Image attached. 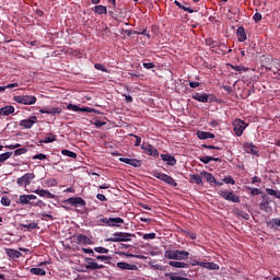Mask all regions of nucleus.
I'll return each mask as SVG.
<instances>
[{
	"label": "nucleus",
	"instance_id": "1",
	"mask_svg": "<svg viewBox=\"0 0 280 280\" xmlns=\"http://www.w3.org/2000/svg\"><path fill=\"white\" fill-rule=\"evenodd\" d=\"M164 257L166 259H175L178 261H183L185 259H189V252L178 250V249H167L164 253Z\"/></svg>",
	"mask_w": 280,
	"mask_h": 280
},
{
	"label": "nucleus",
	"instance_id": "2",
	"mask_svg": "<svg viewBox=\"0 0 280 280\" xmlns=\"http://www.w3.org/2000/svg\"><path fill=\"white\" fill-rule=\"evenodd\" d=\"M151 175L154 178H158L159 180H162L163 183H166V185H170L171 187H178V183H176L175 179H173L172 176L161 173L159 171H152Z\"/></svg>",
	"mask_w": 280,
	"mask_h": 280
},
{
	"label": "nucleus",
	"instance_id": "3",
	"mask_svg": "<svg viewBox=\"0 0 280 280\" xmlns=\"http://www.w3.org/2000/svg\"><path fill=\"white\" fill-rule=\"evenodd\" d=\"M130 237H136V235L127 232H116L113 237L106 238L105 242H130Z\"/></svg>",
	"mask_w": 280,
	"mask_h": 280
},
{
	"label": "nucleus",
	"instance_id": "4",
	"mask_svg": "<svg viewBox=\"0 0 280 280\" xmlns=\"http://www.w3.org/2000/svg\"><path fill=\"white\" fill-rule=\"evenodd\" d=\"M13 102L23 104L24 106H32L37 102V98L34 95H18L13 97Z\"/></svg>",
	"mask_w": 280,
	"mask_h": 280
},
{
	"label": "nucleus",
	"instance_id": "5",
	"mask_svg": "<svg viewBox=\"0 0 280 280\" xmlns=\"http://www.w3.org/2000/svg\"><path fill=\"white\" fill-rule=\"evenodd\" d=\"M36 178L34 173H26L22 177L18 178L16 183L20 187H27V185H32V180Z\"/></svg>",
	"mask_w": 280,
	"mask_h": 280
},
{
	"label": "nucleus",
	"instance_id": "6",
	"mask_svg": "<svg viewBox=\"0 0 280 280\" xmlns=\"http://www.w3.org/2000/svg\"><path fill=\"white\" fill-rule=\"evenodd\" d=\"M233 130H234V135H236V137H242V135H244V130H246V122H244V120L242 119H236L233 121Z\"/></svg>",
	"mask_w": 280,
	"mask_h": 280
},
{
	"label": "nucleus",
	"instance_id": "7",
	"mask_svg": "<svg viewBox=\"0 0 280 280\" xmlns=\"http://www.w3.org/2000/svg\"><path fill=\"white\" fill-rule=\"evenodd\" d=\"M100 222H102L103 224H106V226H116L119 228V224H124V219L121 218H103L100 219Z\"/></svg>",
	"mask_w": 280,
	"mask_h": 280
},
{
	"label": "nucleus",
	"instance_id": "8",
	"mask_svg": "<svg viewBox=\"0 0 280 280\" xmlns=\"http://www.w3.org/2000/svg\"><path fill=\"white\" fill-rule=\"evenodd\" d=\"M192 100H196L197 102H201L202 104H207L208 102L213 103L215 102V97L214 96H209V94L207 93H195L192 94Z\"/></svg>",
	"mask_w": 280,
	"mask_h": 280
},
{
	"label": "nucleus",
	"instance_id": "9",
	"mask_svg": "<svg viewBox=\"0 0 280 280\" xmlns=\"http://www.w3.org/2000/svg\"><path fill=\"white\" fill-rule=\"evenodd\" d=\"M219 196H221V198L224 200H229V202H240V197L233 194V191L220 190Z\"/></svg>",
	"mask_w": 280,
	"mask_h": 280
},
{
	"label": "nucleus",
	"instance_id": "10",
	"mask_svg": "<svg viewBox=\"0 0 280 280\" xmlns=\"http://www.w3.org/2000/svg\"><path fill=\"white\" fill-rule=\"evenodd\" d=\"M141 149L143 150L144 153H147L149 156H159V150H156V148H154V145L148 143V142H143L141 144Z\"/></svg>",
	"mask_w": 280,
	"mask_h": 280
},
{
	"label": "nucleus",
	"instance_id": "11",
	"mask_svg": "<svg viewBox=\"0 0 280 280\" xmlns=\"http://www.w3.org/2000/svg\"><path fill=\"white\" fill-rule=\"evenodd\" d=\"M84 261L86 264L85 265L86 270H103V268H106V266H104V265L94 262L95 259H93V258H85Z\"/></svg>",
	"mask_w": 280,
	"mask_h": 280
},
{
	"label": "nucleus",
	"instance_id": "12",
	"mask_svg": "<svg viewBox=\"0 0 280 280\" xmlns=\"http://www.w3.org/2000/svg\"><path fill=\"white\" fill-rule=\"evenodd\" d=\"M243 148L247 154H253V156L259 155V149L253 142H245Z\"/></svg>",
	"mask_w": 280,
	"mask_h": 280
},
{
	"label": "nucleus",
	"instance_id": "13",
	"mask_svg": "<svg viewBox=\"0 0 280 280\" xmlns=\"http://www.w3.org/2000/svg\"><path fill=\"white\" fill-rule=\"evenodd\" d=\"M67 109L73 110V113H95V109H93L91 107H80L74 104H68Z\"/></svg>",
	"mask_w": 280,
	"mask_h": 280
},
{
	"label": "nucleus",
	"instance_id": "14",
	"mask_svg": "<svg viewBox=\"0 0 280 280\" xmlns=\"http://www.w3.org/2000/svg\"><path fill=\"white\" fill-rule=\"evenodd\" d=\"M66 202H68V205H72V207H85L86 206V201H84V199H82V197H70L66 200Z\"/></svg>",
	"mask_w": 280,
	"mask_h": 280
},
{
	"label": "nucleus",
	"instance_id": "15",
	"mask_svg": "<svg viewBox=\"0 0 280 280\" xmlns=\"http://www.w3.org/2000/svg\"><path fill=\"white\" fill-rule=\"evenodd\" d=\"M120 163H126L127 165H131V167H141L142 162L138 159H128V158H119Z\"/></svg>",
	"mask_w": 280,
	"mask_h": 280
},
{
	"label": "nucleus",
	"instance_id": "16",
	"mask_svg": "<svg viewBox=\"0 0 280 280\" xmlns=\"http://www.w3.org/2000/svg\"><path fill=\"white\" fill-rule=\"evenodd\" d=\"M42 115H60L62 113V108L60 107H46L39 109Z\"/></svg>",
	"mask_w": 280,
	"mask_h": 280
},
{
	"label": "nucleus",
	"instance_id": "17",
	"mask_svg": "<svg viewBox=\"0 0 280 280\" xmlns=\"http://www.w3.org/2000/svg\"><path fill=\"white\" fill-rule=\"evenodd\" d=\"M36 198L37 197L35 195H21L20 205H32L34 203L32 200H36Z\"/></svg>",
	"mask_w": 280,
	"mask_h": 280
},
{
	"label": "nucleus",
	"instance_id": "18",
	"mask_svg": "<svg viewBox=\"0 0 280 280\" xmlns=\"http://www.w3.org/2000/svg\"><path fill=\"white\" fill-rule=\"evenodd\" d=\"M33 192L36 194L37 196H39L40 198H49L50 200L56 198V195H54L49 190H45V189H36Z\"/></svg>",
	"mask_w": 280,
	"mask_h": 280
},
{
	"label": "nucleus",
	"instance_id": "19",
	"mask_svg": "<svg viewBox=\"0 0 280 280\" xmlns=\"http://www.w3.org/2000/svg\"><path fill=\"white\" fill-rule=\"evenodd\" d=\"M36 124V116H32L31 118L23 119L20 121V126L23 128L30 129L32 126Z\"/></svg>",
	"mask_w": 280,
	"mask_h": 280
},
{
	"label": "nucleus",
	"instance_id": "20",
	"mask_svg": "<svg viewBox=\"0 0 280 280\" xmlns=\"http://www.w3.org/2000/svg\"><path fill=\"white\" fill-rule=\"evenodd\" d=\"M161 159L162 161L167 163V165H171V166H174L177 163L176 158L170 153L161 154Z\"/></svg>",
	"mask_w": 280,
	"mask_h": 280
},
{
	"label": "nucleus",
	"instance_id": "21",
	"mask_svg": "<svg viewBox=\"0 0 280 280\" xmlns=\"http://www.w3.org/2000/svg\"><path fill=\"white\" fill-rule=\"evenodd\" d=\"M77 242H78V244H83V246H89V245L93 244V241L91 240V237H89L84 234L77 235Z\"/></svg>",
	"mask_w": 280,
	"mask_h": 280
},
{
	"label": "nucleus",
	"instance_id": "22",
	"mask_svg": "<svg viewBox=\"0 0 280 280\" xmlns=\"http://www.w3.org/2000/svg\"><path fill=\"white\" fill-rule=\"evenodd\" d=\"M116 266L119 268V270H139L137 265H130L128 262H117Z\"/></svg>",
	"mask_w": 280,
	"mask_h": 280
},
{
	"label": "nucleus",
	"instance_id": "23",
	"mask_svg": "<svg viewBox=\"0 0 280 280\" xmlns=\"http://www.w3.org/2000/svg\"><path fill=\"white\" fill-rule=\"evenodd\" d=\"M5 254L11 259H19V258L23 257V254L21 252L16 250V249H12V248H7Z\"/></svg>",
	"mask_w": 280,
	"mask_h": 280
},
{
	"label": "nucleus",
	"instance_id": "24",
	"mask_svg": "<svg viewBox=\"0 0 280 280\" xmlns=\"http://www.w3.org/2000/svg\"><path fill=\"white\" fill-rule=\"evenodd\" d=\"M236 36H237L238 43H244L246 40L247 36H246V30L244 28V26H240L236 30Z\"/></svg>",
	"mask_w": 280,
	"mask_h": 280
},
{
	"label": "nucleus",
	"instance_id": "25",
	"mask_svg": "<svg viewBox=\"0 0 280 280\" xmlns=\"http://www.w3.org/2000/svg\"><path fill=\"white\" fill-rule=\"evenodd\" d=\"M13 113H14V106H12V105H7V106L0 108V115H2L3 117L13 115Z\"/></svg>",
	"mask_w": 280,
	"mask_h": 280
},
{
	"label": "nucleus",
	"instance_id": "26",
	"mask_svg": "<svg viewBox=\"0 0 280 280\" xmlns=\"http://www.w3.org/2000/svg\"><path fill=\"white\" fill-rule=\"evenodd\" d=\"M198 266L206 268L207 270H218V268H220L215 262L199 261Z\"/></svg>",
	"mask_w": 280,
	"mask_h": 280
},
{
	"label": "nucleus",
	"instance_id": "27",
	"mask_svg": "<svg viewBox=\"0 0 280 280\" xmlns=\"http://www.w3.org/2000/svg\"><path fill=\"white\" fill-rule=\"evenodd\" d=\"M260 209L261 211H266V213H270L272 211V208L270 207V201L268 199H262L260 202Z\"/></svg>",
	"mask_w": 280,
	"mask_h": 280
},
{
	"label": "nucleus",
	"instance_id": "28",
	"mask_svg": "<svg viewBox=\"0 0 280 280\" xmlns=\"http://www.w3.org/2000/svg\"><path fill=\"white\" fill-rule=\"evenodd\" d=\"M30 272L31 275H36V277H45V275H47V271H45V269H40L38 267L31 268Z\"/></svg>",
	"mask_w": 280,
	"mask_h": 280
},
{
	"label": "nucleus",
	"instance_id": "29",
	"mask_svg": "<svg viewBox=\"0 0 280 280\" xmlns=\"http://www.w3.org/2000/svg\"><path fill=\"white\" fill-rule=\"evenodd\" d=\"M203 174V178L207 180V183H209L210 185H212V183H218V180L215 179V177L213 176V174L209 173V172H203L201 173Z\"/></svg>",
	"mask_w": 280,
	"mask_h": 280
},
{
	"label": "nucleus",
	"instance_id": "30",
	"mask_svg": "<svg viewBox=\"0 0 280 280\" xmlns=\"http://www.w3.org/2000/svg\"><path fill=\"white\" fill-rule=\"evenodd\" d=\"M94 12L96 14H108V8H106L102 4H98V5L94 7Z\"/></svg>",
	"mask_w": 280,
	"mask_h": 280
},
{
	"label": "nucleus",
	"instance_id": "31",
	"mask_svg": "<svg viewBox=\"0 0 280 280\" xmlns=\"http://www.w3.org/2000/svg\"><path fill=\"white\" fill-rule=\"evenodd\" d=\"M174 3H175V5H177V8H179V10H184V12H188L189 14H194V9L183 5V3H180L178 0H175Z\"/></svg>",
	"mask_w": 280,
	"mask_h": 280
},
{
	"label": "nucleus",
	"instance_id": "32",
	"mask_svg": "<svg viewBox=\"0 0 280 280\" xmlns=\"http://www.w3.org/2000/svg\"><path fill=\"white\" fill-rule=\"evenodd\" d=\"M168 266H172L173 268H189V264L180 261H170Z\"/></svg>",
	"mask_w": 280,
	"mask_h": 280
},
{
	"label": "nucleus",
	"instance_id": "33",
	"mask_svg": "<svg viewBox=\"0 0 280 280\" xmlns=\"http://www.w3.org/2000/svg\"><path fill=\"white\" fill-rule=\"evenodd\" d=\"M200 161L201 163H205V165H208L210 161H215L217 163H220L221 160L220 158H212V156L206 155L200 158Z\"/></svg>",
	"mask_w": 280,
	"mask_h": 280
},
{
	"label": "nucleus",
	"instance_id": "34",
	"mask_svg": "<svg viewBox=\"0 0 280 280\" xmlns=\"http://www.w3.org/2000/svg\"><path fill=\"white\" fill-rule=\"evenodd\" d=\"M61 154H62L63 156H69L70 159H78V154H77L75 152L70 151V150H67V149H63V150L61 151Z\"/></svg>",
	"mask_w": 280,
	"mask_h": 280
},
{
	"label": "nucleus",
	"instance_id": "35",
	"mask_svg": "<svg viewBox=\"0 0 280 280\" xmlns=\"http://www.w3.org/2000/svg\"><path fill=\"white\" fill-rule=\"evenodd\" d=\"M56 135L49 133L48 137H45V139L40 140V143H54L56 141Z\"/></svg>",
	"mask_w": 280,
	"mask_h": 280
},
{
	"label": "nucleus",
	"instance_id": "36",
	"mask_svg": "<svg viewBox=\"0 0 280 280\" xmlns=\"http://www.w3.org/2000/svg\"><path fill=\"white\" fill-rule=\"evenodd\" d=\"M231 69H233V71H237L238 73H243L248 71V68L244 67V66H233L230 65Z\"/></svg>",
	"mask_w": 280,
	"mask_h": 280
},
{
	"label": "nucleus",
	"instance_id": "37",
	"mask_svg": "<svg viewBox=\"0 0 280 280\" xmlns=\"http://www.w3.org/2000/svg\"><path fill=\"white\" fill-rule=\"evenodd\" d=\"M0 202L2 207H10L12 205V200L8 196H2Z\"/></svg>",
	"mask_w": 280,
	"mask_h": 280
},
{
	"label": "nucleus",
	"instance_id": "38",
	"mask_svg": "<svg viewBox=\"0 0 280 280\" xmlns=\"http://www.w3.org/2000/svg\"><path fill=\"white\" fill-rule=\"evenodd\" d=\"M190 179H192L196 185H202V176L200 175L192 174L190 175Z\"/></svg>",
	"mask_w": 280,
	"mask_h": 280
},
{
	"label": "nucleus",
	"instance_id": "39",
	"mask_svg": "<svg viewBox=\"0 0 280 280\" xmlns=\"http://www.w3.org/2000/svg\"><path fill=\"white\" fill-rule=\"evenodd\" d=\"M94 68L97 69V71H103L104 73H110V71H108V69H106V67L102 63H95Z\"/></svg>",
	"mask_w": 280,
	"mask_h": 280
},
{
	"label": "nucleus",
	"instance_id": "40",
	"mask_svg": "<svg viewBox=\"0 0 280 280\" xmlns=\"http://www.w3.org/2000/svg\"><path fill=\"white\" fill-rule=\"evenodd\" d=\"M12 156V152H5L0 154V163L8 161Z\"/></svg>",
	"mask_w": 280,
	"mask_h": 280
},
{
	"label": "nucleus",
	"instance_id": "41",
	"mask_svg": "<svg viewBox=\"0 0 280 280\" xmlns=\"http://www.w3.org/2000/svg\"><path fill=\"white\" fill-rule=\"evenodd\" d=\"M95 253H100L101 255H108L109 250L106 247H94Z\"/></svg>",
	"mask_w": 280,
	"mask_h": 280
},
{
	"label": "nucleus",
	"instance_id": "42",
	"mask_svg": "<svg viewBox=\"0 0 280 280\" xmlns=\"http://www.w3.org/2000/svg\"><path fill=\"white\" fill-rule=\"evenodd\" d=\"M32 207H39V209H45V207H47V203L39 199L36 202L33 201Z\"/></svg>",
	"mask_w": 280,
	"mask_h": 280
},
{
	"label": "nucleus",
	"instance_id": "43",
	"mask_svg": "<svg viewBox=\"0 0 280 280\" xmlns=\"http://www.w3.org/2000/svg\"><path fill=\"white\" fill-rule=\"evenodd\" d=\"M209 131H197L198 139L205 140L209 139Z\"/></svg>",
	"mask_w": 280,
	"mask_h": 280
},
{
	"label": "nucleus",
	"instance_id": "44",
	"mask_svg": "<svg viewBox=\"0 0 280 280\" xmlns=\"http://www.w3.org/2000/svg\"><path fill=\"white\" fill-rule=\"evenodd\" d=\"M217 47H220L221 51H223V54H231V49H229V47H226V44H217Z\"/></svg>",
	"mask_w": 280,
	"mask_h": 280
},
{
	"label": "nucleus",
	"instance_id": "45",
	"mask_svg": "<svg viewBox=\"0 0 280 280\" xmlns=\"http://www.w3.org/2000/svg\"><path fill=\"white\" fill-rule=\"evenodd\" d=\"M27 148H20L14 151V156H21V154H26Z\"/></svg>",
	"mask_w": 280,
	"mask_h": 280
},
{
	"label": "nucleus",
	"instance_id": "46",
	"mask_svg": "<svg viewBox=\"0 0 280 280\" xmlns=\"http://www.w3.org/2000/svg\"><path fill=\"white\" fill-rule=\"evenodd\" d=\"M93 257H95L98 261H110V256H104V255H95V256H93Z\"/></svg>",
	"mask_w": 280,
	"mask_h": 280
},
{
	"label": "nucleus",
	"instance_id": "47",
	"mask_svg": "<svg viewBox=\"0 0 280 280\" xmlns=\"http://www.w3.org/2000/svg\"><path fill=\"white\" fill-rule=\"evenodd\" d=\"M223 183H225V185H235V179H233L231 175H228L225 178H223Z\"/></svg>",
	"mask_w": 280,
	"mask_h": 280
},
{
	"label": "nucleus",
	"instance_id": "48",
	"mask_svg": "<svg viewBox=\"0 0 280 280\" xmlns=\"http://www.w3.org/2000/svg\"><path fill=\"white\" fill-rule=\"evenodd\" d=\"M46 185H48V187H56V185H58V179L56 178L47 179Z\"/></svg>",
	"mask_w": 280,
	"mask_h": 280
},
{
	"label": "nucleus",
	"instance_id": "49",
	"mask_svg": "<svg viewBox=\"0 0 280 280\" xmlns=\"http://www.w3.org/2000/svg\"><path fill=\"white\" fill-rule=\"evenodd\" d=\"M23 229H30V230H34V229H38V223H28V224H22Z\"/></svg>",
	"mask_w": 280,
	"mask_h": 280
},
{
	"label": "nucleus",
	"instance_id": "50",
	"mask_svg": "<svg viewBox=\"0 0 280 280\" xmlns=\"http://www.w3.org/2000/svg\"><path fill=\"white\" fill-rule=\"evenodd\" d=\"M45 159H47V155L44 154V153H38V154H36V155L33 156V161H36V160H38V161H45Z\"/></svg>",
	"mask_w": 280,
	"mask_h": 280
},
{
	"label": "nucleus",
	"instance_id": "51",
	"mask_svg": "<svg viewBox=\"0 0 280 280\" xmlns=\"http://www.w3.org/2000/svg\"><path fill=\"white\" fill-rule=\"evenodd\" d=\"M142 240H156V233L143 234Z\"/></svg>",
	"mask_w": 280,
	"mask_h": 280
},
{
	"label": "nucleus",
	"instance_id": "52",
	"mask_svg": "<svg viewBox=\"0 0 280 280\" xmlns=\"http://www.w3.org/2000/svg\"><path fill=\"white\" fill-rule=\"evenodd\" d=\"M202 148H206V150H222V147H215V145H209V144H202Z\"/></svg>",
	"mask_w": 280,
	"mask_h": 280
},
{
	"label": "nucleus",
	"instance_id": "53",
	"mask_svg": "<svg viewBox=\"0 0 280 280\" xmlns=\"http://www.w3.org/2000/svg\"><path fill=\"white\" fill-rule=\"evenodd\" d=\"M253 19H254L255 23H259V21H261V19H262V15H261V13L257 12L254 14Z\"/></svg>",
	"mask_w": 280,
	"mask_h": 280
},
{
	"label": "nucleus",
	"instance_id": "54",
	"mask_svg": "<svg viewBox=\"0 0 280 280\" xmlns=\"http://www.w3.org/2000/svg\"><path fill=\"white\" fill-rule=\"evenodd\" d=\"M142 66L144 69H154V67H156L154 62H143Z\"/></svg>",
	"mask_w": 280,
	"mask_h": 280
},
{
	"label": "nucleus",
	"instance_id": "55",
	"mask_svg": "<svg viewBox=\"0 0 280 280\" xmlns=\"http://www.w3.org/2000/svg\"><path fill=\"white\" fill-rule=\"evenodd\" d=\"M83 253L88 254V255H92V257H95V252H93V249L91 248H82Z\"/></svg>",
	"mask_w": 280,
	"mask_h": 280
},
{
	"label": "nucleus",
	"instance_id": "56",
	"mask_svg": "<svg viewBox=\"0 0 280 280\" xmlns=\"http://www.w3.org/2000/svg\"><path fill=\"white\" fill-rule=\"evenodd\" d=\"M132 137H135L136 139V142H135L136 148H139V145H141V137L137 135H132Z\"/></svg>",
	"mask_w": 280,
	"mask_h": 280
},
{
	"label": "nucleus",
	"instance_id": "57",
	"mask_svg": "<svg viewBox=\"0 0 280 280\" xmlns=\"http://www.w3.org/2000/svg\"><path fill=\"white\" fill-rule=\"evenodd\" d=\"M94 126L96 128H102V126H106V121L95 120Z\"/></svg>",
	"mask_w": 280,
	"mask_h": 280
},
{
	"label": "nucleus",
	"instance_id": "58",
	"mask_svg": "<svg viewBox=\"0 0 280 280\" xmlns=\"http://www.w3.org/2000/svg\"><path fill=\"white\" fill-rule=\"evenodd\" d=\"M7 150H16V148H21V144L15 143V144H9L5 145Z\"/></svg>",
	"mask_w": 280,
	"mask_h": 280
},
{
	"label": "nucleus",
	"instance_id": "59",
	"mask_svg": "<svg viewBox=\"0 0 280 280\" xmlns=\"http://www.w3.org/2000/svg\"><path fill=\"white\" fill-rule=\"evenodd\" d=\"M189 86L190 89H198V86H200V82L190 81Z\"/></svg>",
	"mask_w": 280,
	"mask_h": 280
},
{
	"label": "nucleus",
	"instance_id": "60",
	"mask_svg": "<svg viewBox=\"0 0 280 280\" xmlns=\"http://www.w3.org/2000/svg\"><path fill=\"white\" fill-rule=\"evenodd\" d=\"M96 198L101 202H106L108 200V199H106V196H104L103 194H97Z\"/></svg>",
	"mask_w": 280,
	"mask_h": 280
},
{
	"label": "nucleus",
	"instance_id": "61",
	"mask_svg": "<svg viewBox=\"0 0 280 280\" xmlns=\"http://www.w3.org/2000/svg\"><path fill=\"white\" fill-rule=\"evenodd\" d=\"M16 86H19V83H9V84L4 85L3 88L5 91V89H16Z\"/></svg>",
	"mask_w": 280,
	"mask_h": 280
},
{
	"label": "nucleus",
	"instance_id": "62",
	"mask_svg": "<svg viewBox=\"0 0 280 280\" xmlns=\"http://www.w3.org/2000/svg\"><path fill=\"white\" fill-rule=\"evenodd\" d=\"M266 192L269 195V196H277V190L272 189V188H267L266 189Z\"/></svg>",
	"mask_w": 280,
	"mask_h": 280
},
{
	"label": "nucleus",
	"instance_id": "63",
	"mask_svg": "<svg viewBox=\"0 0 280 280\" xmlns=\"http://www.w3.org/2000/svg\"><path fill=\"white\" fill-rule=\"evenodd\" d=\"M252 196H259V194H261V190H259V188H253L250 190Z\"/></svg>",
	"mask_w": 280,
	"mask_h": 280
},
{
	"label": "nucleus",
	"instance_id": "64",
	"mask_svg": "<svg viewBox=\"0 0 280 280\" xmlns=\"http://www.w3.org/2000/svg\"><path fill=\"white\" fill-rule=\"evenodd\" d=\"M186 235L190 237V240H196V237H198L194 232H186Z\"/></svg>",
	"mask_w": 280,
	"mask_h": 280
}]
</instances>
